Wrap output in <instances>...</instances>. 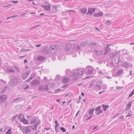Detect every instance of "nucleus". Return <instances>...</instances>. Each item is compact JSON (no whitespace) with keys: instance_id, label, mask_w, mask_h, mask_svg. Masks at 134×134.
<instances>
[{"instance_id":"nucleus-9","label":"nucleus","mask_w":134,"mask_h":134,"mask_svg":"<svg viewBox=\"0 0 134 134\" xmlns=\"http://www.w3.org/2000/svg\"><path fill=\"white\" fill-rule=\"evenodd\" d=\"M39 89L40 90H45L46 91H48L49 89L48 87V85H45L40 86L39 87Z\"/></svg>"},{"instance_id":"nucleus-48","label":"nucleus","mask_w":134,"mask_h":134,"mask_svg":"<svg viewBox=\"0 0 134 134\" xmlns=\"http://www.w3.org/2000/svg\"><path fill=\"white\" fill-rule=\"evenodd\" d=\"M55 130L57 132H58L59 131V130L58 128H55Z\"/></svg>"},{"instance_id":"nucleus-11","label":"nucleus","mask_w":134,"mask_h":134,"mask_svg":"<svg viewBox=\"0 0 134 134\" xmlns=\"http://www.w3.org/2000/svg\"><path fill=\"white\" fill-rule=\"evenodd\" d=\"M40 82L37 79H34L31 82V85L35 86L39 84Z\"/></svg>"},{"instance_id":"nucleus-51","label":"nucleus","mask_w":134,"mask_h":134,"mask_svg":"<svg viewBox=\"0 0 134 134\" xmlns=\"http://www.w3.org/2000/svg\"><path fill=\"white\" fill-rule=\"evenodd\" d=\"M99 73H100L101 74H104V72L102 71L101 70H100L99 71Z\"/></svg>"},{"instance_id":"nucleus-2","label":"nucleus","mask_w":134,"mask_h":134,"mask_svg":"<svg viewBox=\"0 0 134 134\" xmlns=\"http://www.w3.org/2000/svg\"><path fill=\"white\" fill-rule=\"evenodd\" d=\"M84 72L85 70L83 69H80L75 70L72 76L73 79L75 80L77 79L78 77V76L82 75Z\"/></svg>"},{"instance_id":"nucleus-1","label":"nucleus","mask_w":134,"mask_h":134,"mask_svg":"<svg viewBox=\"0 0 134 134\" xmlns=\"http://www.w3.org/2000/svg\"><path fill=\"white\" fill-rule=\"evenodd\" d=\"M71 44H67L66 47L65 49L67 51H70L72 53L75 50L79 51L80 49V47L79 45L77 43H75L74 46V48H72Z\"/></svg>"},{"instance_id":"nucleus-22","label":"nucleus","mask_w":134,"mask_h":134,"mask_svg":"<svg viewBox=\"0 0 134 134\" xmlns=\"http://www.w3.org/2000/svg\"><path fill=\"white\" fill-rule=\"evenodd\" d=\"M103 14V13L102 12H100L98 13H94L93 15L96 17H99L102 16Z\"/></svg>"},{"instance_id":"nucleus-14","label":"nucleus","mask_w":134,"mask_h":134,"mask_svg":"<svg viewBox=\"0 0 134 134\" xmlns=\"http://www.w3.org/2000/svg\"><path fill=\"white\" fill-rule=\"evenodd\" d=\"M29 74L30 72H25L23 74L21 77L22 78L23 80H25L28 77Z\"/></svg>"},{"instance_id":"nucleus-40","label":"nucleus","mask_w":134,"mask_h":134,"mask_svg":"<svg viewBox=\"0 0 134 134\" xmlns=\"http://www.w3.org/2000/svg\"><path fill=\"white\" fill-rule=\"evenodd\" d=\"M33 79V77H30L29 79L26 81V82H30V81Z\"/></svg>"},{"instance_id":"nucleus-61","label":"nucleus","mask_w":134,"mask_h":134,"mask_svg":"<svg viewBox=\"0 0 134 134\" xmlns=\"http://www.w3.org/2000/svg\"><path fill=\"white\" fill-rule=\"evenodd\" d=\"M133 95V94L131 93L129 95V97H131Z\"/></svg>"},{"instance_id":"nucleus-19","label":"nucleus","mask_w":134,"mask_h":134,"mask_svg":"<svg viewBox=\"0 0 134 134\" xmlns=\"http://www.w3.org/2000/svg\"><path fill=\"white\" fill-rule=\"evenodd\" d=\"M95 9L94 8H89L87 14H90L91 15L94 12Z\"/></svg>"},{"instance_id":"nucleus-38","label":"nucleus","mask_w":134,"mask_h":134,"mask_svg":"<svg viewBox=\"0 0 134 134\" xmlns=\"http://www.w3.org/2000/svg\"><path fill=\"white\" fill-rule=\"evenodd\" d=\"M11 129H9L6 132L5 134H11Z\"/></svg>"},{"instance_id":"nucleus-58","label":"nucleus","mask_w":134,"mask_h":134,"mask_svg":"<svg viewBox=\"0 0 134 134\" xmlns=\"http://www.w3.org/2000/svg\"><path fill=\"white\" fill-rule=\"evenodd\" d=\"M29 87V86L28 85H27L25 88V89H26Z\"/></svg>"},{"instance_id":"nucleus-39","label":"nucleus","mask_w":134,"mask_h":134,"mask_svg":"<svg viewBox=\"0 0 134 134\" xmlns=\"http://www.w3.org/2000/svg\"><path fill=\"white\" fill-rule=\"evenodd\" d=\"M60 129L63 132H65L66 131V129L64 127H60Z\"/></svg>"},{"instance_id":"nucleus-17","label":"nucleus","mask_w":134,"mask_h":134,"mask_svg":"<svg viewBox=\"0 0 134 134\" xmlns=\"http://www.w3.org/2000/svg\"><path fill=\"white\" fill-rule=\"evenodd\" d=\"M37 120L35 117H32L31 119L30 123L31 124H36L37 122Z\"/></svg>"},{"instance_id":"nucleus-59","label":"nucleus","mask_w":134,"mask_h":134,"mask_svg":"<svg viewBox=\"0 0 134 134\" xmlns=\"http://www.w3.org/2000/svg\"><path fill=\"white\" fill-rule=\"evenodd\" d=\"M92 116H90L89 117H88L87 119V120H90V119H91L92 117Z\"/></svg>"},{"instance_id":"nucleus-33","label":"nucleus","mask_w":134,"mask_h":134,"mask_svg":"<svg viewBox=\"0 0 134 134\" xmlns=\"http://www.w3.org/2000/svg\"><path fill=\"white\" fill-rule=\"evenodd\" d=\"M132 102L133 100H132L126 104V107L128 109L130 108L131 107Z\"/></svg>"},{"instance_id":"nucleus-18","label":"nucleus","mask_w":134,"mask_h":134,"mask_svg":"<svg viewBox=\"0 0 134 134\" xmlns=\"http://www.w3.org/2000/svg\"><path fill=\"white\" fill-rule=\"evenodd\" d=\"M114 62L115 63L118 64V65H120L122 63L121 61L120 60L119 57V56L116 57L115 58Z\"/></svg>"},{"instance_id":"nucleus-32","label":"nucleus","mask_w":134,"mask_h":134,"mask_svg":"<svg viewBox=\"0 0 134 134\" xmlns=\"http://www.w3.org/2000/svg\"><path fill=\"white\" fill-rule=\"evenodd\" d=\"M80 12L83 14H85L87 11V9L86 8H83L80 9Z\"/></svg>"},{"instance_id":"nucleus-20","label":"nucleus","mask_w":134,"mask_h":134,"mask_svg":"<svg viewBox=\"0 0 134 134\" xmlns=\"http://www.w3.org/2000/svg\"><path fill=\"white\" fill-rule=\"evenodd\" d=\"M7 70L8 71L11 73L14 72L15 70L13 69L11 66H9L7 67Z\"/></svg>"},{"instance_id":"nucleus-24","label":"nucleus","mask_w":134,"mask_h":134,"mask_svg":"<svg viewBox=\"0 0 134 134\" xmlns=\"http://www.w3.org/2000/svg\"><path fill=\"white\" fill-rule=\"evenodd\" d=\"M130 65L129 63L127 62H126L124 63L122 65V66L123 67L128 69L129 68Z\"/></svg>"},{"instance_id":"nucleus-49","label":"nucleus","mask_w":134,"mask_h":134,"mask_svg":"<svg viewBox=\"0 0 134 134\" xmlns=\"http://www.w3.org/2000/svg\"><path fill=\"white\" fill-rule=\"evenodd\" d=\"M75 12V11L74 10H68L66 11V12Z\"/></svg>"},{"instance_id":"nucleus-50","label":"nucleus","mask_w":134,"mask_h":134,"mask_svg":"<svg viewBox=\"0 0 134 134\" xmlns=\"http://www.w3.org/2000/svg\"><path fill=\"white\" fill-rule=\"evenodd\" d=\"M124 115H121L120 116H119V118L121 119H122L124 118Z\"/></svg>"},{"instance_id":"nucleus-60","label":"nucleus","mask_w":134,"mask_h":134,"mask_svg":"<svg viewBox=\"0 0 134 134\" xmlns=\"http://www.w3.org/2000/svg\"><path fill=\"white\" fill-rule=\"evenodd\" d=\"M98 127V126H95V127H94L93 129V130H94V129H96L97 127Z\"/></svg>"},{"instance_id":"nucleus-21","label":"nucleus","mask_w":134,"mask_h":134,"mask_svg":"<svg viewBox=\"0 0 134 134\" xmlns=\"http://www.w3.org/2000/svg\"><path fill=\"white\" fill-rule=\"evenodd\" d=\"M37 60L39 61L43 62L45 60V57L42 56H38Z\"/></svg>"},{"instance_id":"nucleus-36","label":"nucleus","mask_w":134,"mask_h":134,"mask_svg":"<svg viewBox=\"0 0 134 134\" xmlns=\"http://www.w3.org/2000/svg\"><path fill=\"white\" fill-rule=\"evenodd\" d=\"M117 53L116 52H115L114 53H113L111 54H110V55H112L110 57V58H113L114 57H115V55H116L117 54Z\"/></svg>"},{"instance_id":"nucleus-42","label":"nucleus","mask_w":134,"mask_h":134,"mask_svg":"<svg viewBox=\"0 0 134 134\" xmlns=\"http://www.w3.org/2000/svg\"><path fill=\"white\" fill-rule=\"evenodd\" d=\"M111 23V22L109 20H108L105 22V24L108 25H110Z\"/></svg>"},{"instance_id":"nucleus-5","label":"nucleus","mask_w":134,"mask_h":134,"mask_svg":"<svg viewBox=\"0 0 134 134\" xmlns=\"http://www.w3.org/2000/svg\"><path fill=\"white\" fill-rule=\"evenodd\" d=\"M99 46L98 43L95 42H93L90 43L88 45V46L91 48V50H92L94 49H96V48Z\"/></svg>"},{"instance_id":"nucleus-7","label":"nucleus","mask_w":134,"mask_h":134,"mask_svg":"<svg viewBox=\"0 0 134 134\" xmlns=\"http://www.w3.org/2000/svg\"><path fill=\"white\" fill-rule=\"evenodd\" d=\"M30 129V127H29L28 126H27L23 128L22 130L24 133L28 134L31 131Z\"/></svg>"},{"instance_id":"nucleus-4","label":"nucleus","mask_w":134,"mask_h":134,"mask_svg":"<svg viewBox=\"0 0 134 134\" xmlns=\"http://www.w3.org/2000/svg\"><path fill=\"white\" fill-rule=\"evenodd\" d=\"M19 80L17 78H15L10 81L9 82V85L12 87L15 86L19 83Z\"/></svg>"},{"instance_id":"nucleus-25","label":"nucleus","mask_w":134,"mask_h":134,"mask_svg":"<svg viewBox=\"0 0 134 134\" xmlns=\"http://www.w3.org/2000/svg\"><path fill=\"white\" fill-rule=\"evenodd\" d=\"M23 99L21 98H18L16 99H14L13 100V103H18L19 101L23 100Z\"/></svg>"},{"instance_id":"nucleus-26","label":"nucleus","mask_w":134,"mask_h":134,"mask_svg":"<svg viewBox=\"0 0 134 134\" xmlns=\"http://www.w3.org/2000/svg\"><path fill=\"white\" fill-rule=\"evenodd\" d=\"M94 52L95 54L97 56H99L103 53L102 51H98L96 49L95 50Z\"/></svg>"},{"instance_id":"nucleus-13","label":"nucleus","mask_w":134,"mask_h":134,"mask_svg":"<svg viewBox=\"0 0 134 134\" xmlns=\"http://www.w3.org/2000/svg\"><path fill=\"white\" fill-rule=\"evenodd\" d=\"M21 115H20L18 117V119L20 118L21 121H22L23 122L24 124H29L28 121L24 117H22L21 118Z\"/></svg>"},{"instance_id":"nucleus-43","label":"nucleus","mask_w":134,"mask_h":134,"mask_svg":"<svg viewBox=\"0 0 134 134\" xmlns=\"http://www.w3.org/2000/svg\"><path fill=\"white\" fill-rule=\"evenodd\" d=\"M18 116V115H15L14 117L12 118V120L13 121H14L16 120V119Z\"/></svg>"},{"instance_id":"nucleus-62","label":"nucleus","mask_w":134,"mask_h":134,"mask_svg":"<svg viewBox=\"0 0 134 134\" xmlns=\"http://www.w3.org/2000/svg\"><path fill=\"white\" fill-rule=\"evenodd\" d=\"M133 95V94L131 93L129 95V97H131Z\"/></svg>"},{"instance_id":"nucleus-16","label":"nucleus","mask_w":134,"mask_h":134,"mask_svg":"<svg viewBox=\"0 0 134 134\" xmlns=\"http://www.w3.org/2000/svg\"><path fill=\"white\" fill-rule=\"evenodd\" d=\"M42 8H44L45 10H51V6L50 4L47 5L46 6H44L43 5H41Z\"/></svg>"},{"instance_id":"nucleus-54","label":"nucleus","mask_w":134,"mask_h":134,"mask_svg":"<svg viewBox=\"0 0 134 134\" xmlns=\"http://www.w3.org/2000/svg\"><path fill=\"white\" fill-rule=\"evenodd\" d=\"M12 3H18V1H12Z\"/></svg>"},{"instance_id":"nucleus-52","label":"nucleus","mask_w":134,"mask_h":134,"mask_svg":"<svg viewBox=\"0 0 134 134\" xmlns=\"http://www.w3.org/2000/svg\"><path fill=\"white\" fill-rule=\"evenodd\" d=\"M41 45V44H39L36 45V47H39Z\"/></svg>"},{"instance_id":"nucleus-55","label":"nucleus","mask_w":134,"mask_h":134,"mask_svg":"<svg viewBox=\"0 0 134 134\" xmlns=\"http://www.w3.org/2000/svg\"><path fill=\"white\" fill-rule=\"evenodd\" d=\"M129 115H131V116L132 115V113L131 111H129Z\"/></svg>"},{"instance_id":"nucleus-6","label":"nucleus","mask_w":134,"mask_h":134,"mask_svg":"<svg viewBox=\"0 0 134 134\" xmlns=\"http://www.w3.org/2000/svg\"><path fill=\"white\" fill-rule=\"evenodd\" d=\"M7 96L4 94H2L0 95V103H4L6 100Z\"/></svg>"},{"instance_id":"nucleus-10","label":"nucleus","mask_w":134,"mask_h":134,"mask_svg":"<svg viewBox=\"0 0 134 134\" xmlns=\"http://www.w3.org/2000/svg\"><path fill=\"white\" fill-rule=\"evenodd\" d=\"M56 46L55 44L53 45L50 46L49 48L51 51V54L54 53L57 50Z\"/></svg>"},{"instance_id":"nucleus-30","label":"nucleus","mask_w":134,"mask_h":134,"mask_svg":"<svg viewBox=\"0 0 134 134\" xmlns=\"http://www.w3.org/2000/svg\"><path fill=\"white\" fill-rule=\"evenodd\" d=\"M69 81L68 78L65 77L62 80V82L63 83H67Z\"/></svg>"},{"instance_id":"nucleus-8","label":"nucleus","mask_w":134,"mask_h":134,"mask_svg":"<svg viewBox=\"0 0 134 134\" xmlns=\"http://www.w3.org/2000/svg\"><path fill=\"white\" fill-rule=\"evenodd\" d=\"M101 108V106H99L96 108L95 110V113L97 115L103 112V110Z\"/></svg>"},{"instance_id":"nucleus-44","label":"nucleus","mask_w":134,"mask_h":134,"mask_svg":"<svg viewBox=\"0 0 134 134\" xmlns=\"http://www.w3.org/2000/svg\"><path fill=\"white\" fill-rule=\"evenodd\" d=\"M18 16V15H13L11 17H9L8 18H7V19H8L10 18H14Z\"/></svg>"},{"instance_id":"nucleus-64","label":"nucleus","mask_w":134,"mask_h":134,"mask_svg":"<svg viewBox=\"0 0 134 134\" xmlns=\"http://www.w3.org/2000/svg\"><path fill=\"white\" fill-rule=\"evenodd\" d=\"M27 62V60H26V59L24 60V63H26Z\"/></svg>"},{"instance_id":"nucleus-31","label":"nucleus","mask_w":134,"mask_h":134,"mask_svg":"<svg viewBox=\"0 0 134 134\" xmlns=\"http://www.w3.org/2000/svg\"><path fill=\"white\" fill-rule=\"evenodd\" d=\"M102 106L103 108V109L104 111H105L109 107V106L107 105H104L103 104H102Z\"/></svg>"},{"instance_id":"nucleus-63","label":"nucleus","mask_w":134,"mask_h":134,"mask_svg":"<svg viewBox=\"0 0 134 134\" xmlns=\"http://www.w3.org/2000/svg\"><path fill=\"white\" fill-rule=\"evenodd\" d=\"M132 75V71L130 70V75Z\"/></svg>"},{"instance_id":"nucleus-41","label":"nucleus","mask_w":134,"mask_h":134,"mask_svg":"<svg viewBox=\"0 0 134 134\" xmlns=\"http://www.w3.org/2000/svg\"><path fill=\"white\" fill-rule=\"evenodd\" d=\"M14 67L16 69L17 72H20V70L19 67H17V66H14Z\"/></svg>"},{"instance_id":"nucleus-53","label":"nucleus","mask_w":134,"mask_h":134,"mask_svg":"<svg viewBox=\"0 0 134 134\" xmlns=\"http://www.w3.org/2000/svg\"><path fill=\"white\" fill-rule=\"evenodd\" d=\"M35 77V76L34 75V74H32L30 77H33V79Z\"/></svg>"},{"instance_id":"nucleus-3","label":"nucleus","mask_w":134,"mask_h":134,"mask_svg":"<svg viewBox=\"0 0 134 134\" xmlns=\"http://www.w3.org/2000/svg\"><path fill=\"white\" fill-rule=\"evenodd\" d=\"M85 71L88 74H94V72H95V70L92 67L87 66L86 68Z\"/></svg>"},{"instance_id":"nucleus-12","label":"nucleus","mask_w":134,"mask_h":134,"mask_svg":"<svg viewBox=\"0 0 134 134\" xmlns=\"http://www.w3.org/2000/svg\"><path fill=\"white\" fill-rule=\"evenodd\" d=\"M60 5H52V9L54 13L56 12L58 10V8H59Z\"/></svg>"},{"instance_id":"nucleus-29","label":"nucleus","mask_w":134,"mask_h":134,"mask_svg":"<svg viewBox=\"0 0 134 134\" xmlns=\"http://www.w3.org/2000/svg\"><path fill=\"white\" fill-rule=\"evenodd\" d=\"M94 88L97 91L100 90L102 88L101 87L99 84H96L94 85Z\"/></svg>"},{"instance_id":"nucleus-47","label":"nucleus","mask_w":134,"mask_h":134,"mask_svg":"<svg viewBox=\"0 0 134 134\" xmlns=\"http://www.w3.org/2000/svg\"><path fill=\"white\" fill-rule=\"evenodd\" d=\"M122 87L120 86H117L116 87V89L117 90H119L121 88H122Z\"/></svg>"},{"instance_id":"nucleus-46","label":"nucleus","mask_w":134,"mask_h":134,"mask_svg":"<svg viewBox=\"0 0 134 134\" xmlns=\"http://www.w3.org/2000/svg\"><path fill=\"white\" fill-rule=\"evenodd\" d=\"M4 90L3 88L0 89V93H1L4 92Z\"/></svg>"},{"instance_id":"nucleus-35","label":"nucleus","mask_w":134,"mask_h":134,"mask_svg":"<svg viewBox=\"0 0 134 134\" xmlns=\"http://www.w3.org/2000/svg\"><path fill=\"white\" fill-rule=\"evenodd\" d=\"M87 42L86 41H84L82 42L81 44L80 45L81 46H85L86 45H87Z\"/></svg>"},{"instance_id":"nucleus-34","label":"nucleus","mask_w":134,"mask_h":134,"mask_svg":"<svg viewBox=\"0 0 134 134\" xmlns=\"http://www.w3.org/2000/svg\"><path fill=\"white\" fill-rule=\"evenodd\" d=\"M94 110V108H93L92 109L88 111V113L90 115H93V112Z\"/></svg>"},{"instance_id":"nucleus-15","label":"nucleus","mask_w":134,"mask_h":134,"mask_svg":"<svg viewBox=\"0 0 134 134\" xmlns=\"http://www.w3.org/2000/svg\"><path fill=\"white\" fill-rule=\"evenodd\" d=\"M40 121H37V122L36 124L34 125L33 126H30V127H31V128L33 130H36L37 129V127L40 124Z\"/></svg>"},{"instance_id":"nucleus-57","label":"nucleus","mask_w":134,"mask_h":134,"mask_svg":"<svg viewBox=\"0 0 134 134\" xmlns=\"http://www.w3.org/2000/svg\"><path fill=\"white\" fill-rule=\"evenodd\" d=\"M59 125V124H56L55 127V128H58L57 127Z\"/></svg>"},{"instance_id":"nucleus-27","label":"nucleus","mask_w":134,"mask_h":134,"mask_svg":"<svg viewBox=\"0 0 134 134\" xmlns=\"http://www.w3.org/2000/svg\"><path fill=\"white\" fill-rule=\"evenodd\" d=\"M109 45H107L106 47L105 48V51L104 55H106L109 51L110 48L108 47Z\"/></svg>"},{"instance_id":"nucleus-28","label":"nucleus","mask_w":134,"mask_h":134,"mask_svg":"<svg viewBox=\"0 0 134 134\" xmlns=\"http://www.w3.org/2000/svg\"><path fill=\"white\" fill-rule=\"evenodd\" d=\"M123 74V71L121 70H118L116 73V75L117 76L121 75Z\"/></svg>"},{"instance_id":"nucleus-37","label":"nucleus","mask_w":134,"mask_h":134,"mask_svg":"<svg viewBox=\"0 0 134 134\" xmlns=\"http://www.w3.org/2000/svg\"><path fill=\"white\" fill-rule=\"evenodd\" d=\"M71 72V71L69 69H66L65 70V72L66 74L67 75H68Z\"/></svg>"},{"instance_id":"nucleus-56","label":"nucleus","mask_w":134,"mask_h":134,"mask_svg":"<svg viewBox=\"0 0 134 134\" xmlns=\"http://www.w3.org/2000/svg\"><path fill=\"white\" fill-rule=\"evenodd\" d=\"M39 26V25H38L37 26H35V27H32V28H30L29 29L30 30H31V29H32V28H35L36 27H37V26Z\"/></svg>"},{"instance_id":"nucleus-23","label":"nucleus","mask_w":134,"mask_h":134,"mask_svg":"<svg viewBox=\"0 0 134 134\" xmlns=\"http://www.w3.org/2000/svg\"><path fill=\"white\" fill-rule=\"evenodd\" d=\"M43 51L45 52L47 54L51 53V51L49 47H46L43 50Z\"/></svg>"},{"instance_id":"nucleus-45","label":"nucleus","mask_w":134,"mask_h":134,"mask_svg":"<svg viewBox=\"0 0 134 134\" xmlns=\"http://www.w3.org/2000/svg\"><path fill=\"white\" fill-rule=\"evenodd\" d=\"M94 83L93 82H91L89 86V87L91 88V87L93 85Z\"/></svg>"}]
</instances>
